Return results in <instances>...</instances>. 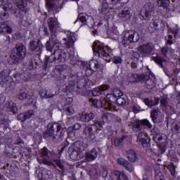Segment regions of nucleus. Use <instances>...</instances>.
I'll list each match as a JSON object with an SVG mask.
<instances>
[{
  "instance_id": "16",
  "label": "nucleus",
  "mask_w": 180,
  "mask_h": 180,
  "mask_svg": "<svg viewBox=\"0 0 180 180\" xmlns=\"http://www.w3.org/2000/svg\"><path fill=\"white\" fill-rule=\"evenodd\" d=\"M43 49H44V45L41 44V41L32 40L30 41L29 49L31 50V51L38 53V54H41Z\"/></svg>"
},
{
  "instance_id": "34",
  "label": "nucleus",
  "mask_w": 180,
  "mask_h": 180,
  "mask_svg": "<svg viewBox=\"0 0 180 180\" xmlns=\"http://www.w3.org/2000/svg\"><path fill=\"white\" fill-rule=\"evenodd\" d=\"M125 155L127 158H141V155L137 153L136 150L131 149L129 150H127L125 153Z\"/></svg>"
},
{
  "instance_id": "9",
  "label": "nucleus",
  "mask_w": 180,
  "mask_h": 180,
  "mask_svg": "<svg viewBox=\"0 0 180 180\" xmlns=\"http://www.w3.org/2000/svg\"><path fill=\"white\" fill-rule=\"evenodd\" d=\"M27 2L30 3L32 0H17L15 2L18 9L15 11L14 15L20 19V20H23V18H25V15L27 12Z\"/></svg>"
},
{
  "instance_id": "8",
  "label": "nucleus",
  "mask_w": 180,
  "mask_h": 180,
  "mask_svg": "<svg viewBox=\"0 0 180 180\" xmlns=\"http://www.w3.org/2000/svg\"><path fill=\"white\" fill-rule=\"evenodd\" d=\"M27 52L26 51V46L23 44H17L15 45V51L13 53H11L10 57L11 60H13V63H19L20 60H23L26 57Z\"/></svg>"
},
{
  "instance_id": "62",
  "label": "nucleus",
  "mask_w": 180,
  "mask_h": 180,
  "mask_svg": "<svg viewBox=\"0 0 180 180\" xmlns=\"http://www.w3.org/2000/svg\"><path fill=\"white\" fill-rule=\"evenodd\" d=\"M75 41H70L68 39V41L65 42V46L68 49H70V47H72L74 46V43Z\"/></svg>"
},
{
  "instance_id": "61",
  "label": "nucleus",
  "mask_w": 180,
  "mask_h": 180,
  "mask_svg": "<svg viewBox=\"0 0 180 180\" xmlns=\"http://www.w3.org/2000/svg\"><path fill=\"white\" fill-rule=\"evenodd\" d=\"M168 51H169V47L167 45L162 48V53L163 56H167V53H168Z\"/></svg>"
},
{
  "instance_id": "18",
  "label": "nucleus",
  "mask_w": 180,
  "mask_h": 180,
  "mask_svg": "<svg viewBox=\"0 0 180 180\" xmlns=\"http://www.w3.org/2000/svg\"><path fill=\"white\" fill-rule=\"evenodd\" d=\"M153 61H155L156 64H158V65H160V67L162 68L165 74H166V75L169 77V78H171V77H172V73L171 72V70L162 65L163 63H167V60L164 59V58H162V56H156L153 58Z\"/></svg>"
},
{
  "instance_id": "6",
  "label": "nucleus",
  "mask_w": 180,
  "mask_h": 180,
  "mask_svg": "<svg viewBox=\"0 0 180 180\" xmlns=\"http://www.w3.org/2000/svg\"><path fill=\"white\" fill-rule=\"evenodd\" d=\"M88 148V144L81 141H75L72 146L68 148L70 158L75 157L76 158H84L83 151Z\"/></svg>"
},
{
  "instance_id": "50",
  "label": "nucleus",
  "mask_w": 180,
  "mask_h": 180,
  "mask_svg": "<svg viewBox=\"0 0 180 180\" xmlns=\"http://www.w3.org/2000/svg\"><path fill=\"white\" fill-rule=\"evenodd\" d=\"M46 5L49 12V11H52V9H54V3L51 0L46 1Z\"/></svg>"
},
{
  "instance_id": "23",
  "label": "nucleus",
  "mask_w": 180,
  "mask_h": 180,
  "mask_svg": "<svg viewBox=\"0 0 180 180\" xmlns=\"http://www.w3.org/2000/svg\"><path fill=\"white\" fill-rule=\"evenodd\" d=\"M109 88V85L103 84L99 87L94 89L91 91V94L93 96H99V95H103L105 94V91H108Z\"/></svg>"
},
{
  "instance_id": "45",
  "label": "nucleus",
  "mask_w": 180,
  "mask_h": 180,
  "mask_svg": "<svg viewBox=\"0 0 180 180\" xmlns=\"http://www.w3.org/2000/svg\"><path fill=\"white\" fill-rule=\"evenodd\" d=\"M100 175L103 178H105V180H113L112 176H108V170L105 169L104 168H102L100 171Z\"/></svg>"
},
{
  "instance_id": "20",
  "label": "nucleus",
  "mask_w": 180,
  "mask_h": 180,
  "mask_svg": "<svg viewBox=\"0 0 180 180\" xmlns=\"http://www.w3.org/2000/svg\"><path fill=\"white\" fill-rule=\"evenodd\" d=\"M110 5H113V0H105V1L102 4L101 11V13L103 15H105V16L110 15V9H112V6Z\"/></svg>"
},
{
  "instance_id": "63",
  "label": "nucleus",
  "mask_w": 180,
  "mask_h": 180,
  "mask_svg": "<svg viewBox=\"0 0 180 180\" xmlns=\"http://www.w3.org/2000/svg\"><path fill=\"white\" fill-rule=\"evenodd\" d=\"M79 20L82 25H86V16L82 15L79 16Z\"/></svg>"
},
{
  "instance_id": "55",
  "label": "nucleus",
  "mask_w": 180,
  "mask_h": 180,
  "mask_svg": "<svg viewBox=\"0 0 180 180\" xmlns=\"http://www.w3.org/2000/svg\"><path fill=\"white\" fill-rule=\"evenodd\" d=\"M65 112L67 115H68L69 116H72V115H74V112L75 111L74 110V108L72 106H69L66 108Z\"/></svg>"
},
{
  "instance_id": "22",
  "label": "nucleus",
  "mask_w": 180,
  "mask_h": 180,
  "mask_svg": "<svg viewBox=\"0 0 180 180\" xmlns=\"http://www.w3.org/2000/svg\"><path fill=\"white\" fill-rule=\"evenodd\" d=\"M154 46L153 44H146L139 46L138 51L141 54H151Z\"/></svg>"
},
{
  "instance_id": "25",
  "label": "nucleus",
  "mask_w": 180,
  "mask_h": 180,
  "mask_svg": "<svg viewBox=\"0 0 180 180\" xmlns=\"http://www.w3.org/2000/svg\"><path fill=\"white\" fill-rule=\"evenodd\" d=\"M141 82H144L148 89H153L154 88V80L148 75L142 74Z\"/></svg>"
},
{
  "instance_id": "30",
  "label": "nucleus",
  "mask_w": 180,
  "mask_h": 180,
  "mask_svg": "<svg viewBox=\"0 0 180 180\" xmlns=\"http://www.w3.org/2000/svg\"><path fill=\"white\" fill-rule=\"evenodd\" d=\"M39 94H40L41 98H45V99H49V98H53V96H54V94H53V93H51V90L50 89H41L39 91Z\"/></svg>"
},
{
  "instance_id": "1",
  "label": "nucleus",
  "mask_w": 180,
  "mask_h": 180,
  "mask_svg": "<svg viewBox=\"0 0 180 180\" xmlns=\"http://www.w3.org/2000/svg\"><path fill=\"white\" fill-rule=\"evenodd\" d=\"M82 66L85 70V75H82V72H77L76 76H74V80H70L69 82V86H66L67 91L69 92H73L75 86L77 88H86V86H94L99 82V79L101 77L97 76L94 79L90 77L92 74H97L98 70L102 72L103 70V64L101 63L99 58L96 60H91L88 62H82Z\"/></svg>"
},
{
  "instance_id": "54",
  "label": "nucleus",
  "mask_w": 180,
  "mask_h": 180,
  "mask_svg": "<svg viewBox=\"0 0 180 180\" xmlns=\"http://www.w3.org/2000/svg\"><path fill=\"white\" fill-rule=\"evenodd\" d=\"M18 98L20 101H26L27 99V93L22 92L18 94Z\"/></svg>"
},
{
  "instance_id": "48",
  "label": "nucleus",
  "mask_w": 180,
  "mask_h": 180,
  "mask_svg": "<svg viewBox=\"0 0 180 180\" xmlns=\"http://www.w3.org/2000/svg\"><path fill=\"white\" fill-rule=\"evenodd\" d=\"M115 102L117 105H119V106H123V105H126V99L123 97H118L115 98Z\"/></svg>"
},
{
  "instance_id": "47",
  "label": "nucleus",
  "mask_w": 180,
  "mask_h": 180,
  "mask_svg": "<svg viewBox=\"0 0 180 180\" xmlns=\"http://www.w3.org/2000/svg\"><path fill=\"white\" fill-rule=\"evenodd\" d=\"M149 30L151 32V33H154V32L158 30V22L154 21L152 24H150Z\"/></svg>"
},
{
  "instance_id": "37",
  "label": "nucleus",
  "mask_w": 180,
  "mask_h": 180,
  "mask_svg": "<svg viewBox=\"0 0 180 180\" xmlns=\"http://www.w3.org/2000/svg\"><path fill=\"white\" fill-rule=\"evenodd\" d=\"M7 110L13 115H16V113H18V107L16 106V103L13 101H9L7 105Z\"/></svg>"
},
{
  "instance_id": "35",
  "label": "nucleus",
  "mask_w": 180,
  "mask_h": 180,
  "mask_svg": "<svg viewBox=\"0 0 180 180\" xmlns=\"http://www.w3.org/2000/svg\"><path fill=\"white\" fill-rule=\"evenodd\" d=\"M98 155H99L98 150L96 148H93L90 151L85 153L84 158H98Z\"/></svg>"
},
{
  "instance_id": "31",
  "label": "nucleus",
  "mask_w": 180,
  "mask_h": 180,
  "mask_svg": "<svg viewBox=\"0 0 180 180\" xmlns=\"http://www.w3.org/2000/svg\"><path fill=\"white\" fill-rule=\"evenodd\" d=\"M6 32L7 34H12L13 30L8 24L3 22L0 25V33Z\"/></svg>"
},
{
  "instance_id": "40",
  "label": "nucleus",
  "mask_w": 180,
  "mask_h": 180,
  "mask_svg": "<svg viewBox=\"0 0 180 180\" xmlns=\"http://www.w3.org/2000/svg\"><path fill=\"white\" fill-rule=\"evenodd\" d=\"M51 151H50L46 146L39 150V155L42 158H50L49 155H51Z\"/></svg>"
},
{
  "instance_id": "19",
  "label": "nucleus",
  "mask_w": 180,
  "mask_h": 180,
  "mask_svg": "<svg viewBox=\"0 0 180 180\" xmlns=\"http://www.w3.org/2000/svg\"><path fill=\"white\" fill-rule=\"evenodd\" d=\"M31 75L30 74H27L26 72H23V74H18L15 73L11 77L13 82L15 84H20V81H29Z\"/></svg>"
},
{
  "instance_id": "42",
  "label": "nucleus",
  "mask_w": 180,
  "mask_h": 180,
  "mask_svg": "<svg viewBox=\"0 0 180 180\" xmlns=\"http://www.w3.org/2000/svg\"><path fill=\"white\" fill-rule=\"evenodd\" d=\"M114 175L117 180H129L127 176L123 173L122 174L120 171H114Z\"/></svg>"
},
{
  "instance_id": "52",
  "label": "nucleus",
  "mask_w": 180,
  "mask_h": 180,
  "mask_svg": "<svg viewBox=\"0 0 180 180\" xmlns=\"http://www.w3.org/2000/svg\"><path fill=\"white\" fill-rule=\"evenodd\" d=\"M11 70L9 69H5L1 72V77H4V78H6V77H9L11 75Z\"/></svg>"
},
{
  "instance_id": "46",
  "label": "nucleus",
  "mask_w": 180,
  "mask_h": 180,
  "mask_svg": "<svg viewBox=\"0 0 180 180\" xmlns=\"http://www.w3.org/2000/svg\"><path fill=\"white\" fill-rule=\"evenodd\" d=\"M172 129L175 133H180V122H174L172 124Z\"/></svg>"
},
{
  "instance_id": "24",
  "label": "nucleus",
  "mask_w": 180,
  "mask_h": 180,
  "mask_svg": "<svg viewBox=\"0 0 180 180\" xmlns=\"http://www.w3.org/2000/svg\"><path fill=\"white\" fill-rule=\"evenodd\" d=\"M34 115V110H30L27 112H21L17 116L18 120H20L22 123L24 122H26L28 119H30L32 116Z\"/></svg>"
},
{
  "instance_id": "10",
  "label": "nucleus",
  "mask_w": 180,
  "mask_h": 180,
  "mask_svg": "<svg viewBox=\"0 0 180 180\" xmlns=\"http://www.w3.org/2000/svg\"><path fill=\"white\" fill-rule=\"evenodd\" d=\"M140 40L139 32L134 30L126 32L122 39V44L124 47H127L130 43H137Z\"/></svg>"
},
{
  "instance_id": "39",
  "label": "nucleus",
  "mask_w": 180,
  "mask_h": 180,
  "mask_svg": "<svg viewBox=\"0 0 180 180\" xmlns=\"http://www.w3.org/2000/svg\"><path fill=\"white\" fill-rule=\"evenodd\" d=\"M95 117V114L93 112L82 114L80 116V120L82 122H91Z\"/></svg>"
},
{
  "instance_id": "60",
  "label": "nucleus",
  "mask_w": 180,
  "mask_h": 180,
  "mask_svg": "<svg viewBox=\"0 0 180 180\" xmlns=\"http://www.w3.org/2000/svg\"><path fill=\"white\" fill-rule=\"evenodd\" d=\"M123 60H122V58L120 56H115L114 57V63L115 64H122Z\"/></svg>"
},
{
  "instance_id": "64",
  "label": "nucleus",
  "mask_w": 180,
  "mask_h": 180,
  "mask_svg": "<svg viewBox=\"0 0 180 180\" xmlns=\"http://www.w3.org/2000/svg\"><path fill=\"white\" fill-rule=\"evenodd\" d=\"M155 176L156 178V179H159V180H163L162 178H164V176H162V173L161 172H155Z\"/></svg>"
},
{
  "instance_id": "41",
  "label": "nucleus",
  "mask_w": 180,
  "mask_h": 180,
  "mask_svg": "<svg viewBox=\"0 0 180 180\" xmlns=\"http://www.w3.org/2000/svg\"><path fill=\"white\" fill-rule=\"evenodd\" d=\"M9 117H4V118H1L0 120V126L3 127L4 130H6L8 127H9Z\"/></svg>"
},
{
  "instance_id": "15",
  "label": "nucleus",
  "mask_w": 180,
  "mask_h": 180,
  "mask_svg": "<svg viewBox=\"0 0 180 180\" xmlns=\"http://www.w3.org/2000/svg\"><path fill=\"white\" fill-rule=\"evenodd\" d=\"M143 126H146V127H148L149 129H151V127H153V125L151 124V123H150V121H148V120H142L134 122L132 124V129L134 131H140V130L143 129Z\"/></svg>"
},
{
  "instance_id": "14",
  "label": "nucleus",
  "mask_w": 180,
  "mask_h": 180,
  "mask_svg": "<svg viewBox=\"0 0 180 180\" xmlns=\"http://www.w3.org/2000/svg\"><path fill=\"white\" fill-rule=\"evenodd\" d=\"M12 8V4L6 3L0 5V19L1 20H6L9 18V11Z\"/></svg>"
},
{
  "instance_id": "21",
  "label": "nucleus",
  "mask_w": 180,
  "mask_h": 180,
  "mask_svg": "<svg viewBox=\"0 0 180 180\" xmlns=\"http://www.w3.org/2000/svg\"><path fill=\"white\" fill-rule=\"evenodd\" d=\"M56 164L57 167L60 168V169H64V165H63V163H61L60 159H56L53 161L49 160L47 158L42 159V163L44 165H49V167H54L55 164Z\"/></svg>"
},
{
  "instance_id": "13",
  "label": "nucleus",
  "mask_w": 180,
  "mask_h": 180,
  "mask_svg": "<svg viewBox=\"0 0 180 180\" xmlns=\"http://www.w3.org/2000/svg\"><path fill=\"white\" fill-rule=\"evenodd\" d=\"M53 61H58L59 63H65V61H67V53L63 49H58L54 50L51 57H53Z\"/></svg>"
},
{
  "instance_id": "57",
  "label": "nucleus",
  "mask_w": 180,
  "mask_h": 180,
  "mask_svg": "<svg viewBox=\"0 0 180 180\" xmlns=\"http://www.w3.org/2000/svg\"><path fill=\"white\" fill-rule=\"evenodd\" d=\"M169 169L171 173V175H175V165H174V163H171L169 165Z\"/></svg>"
},
{
  "instance_id": "49",
  "label": "nucleus",
  "mask_w": 180,
  "mask_h": 180,
  "mask_svg": "<svg viewBox=\"0 0 180 180\" xmlns=\"http://www.w3.org/2000/svg\"><path fill=\"white\" fill-rule=\"evenodd\" d=\"M113 96L115 99H117V98H121L122 96H123V93L120 90L115 89L113 91Z\"/></svg>"
},
{
  "instance_id": "53",
  "label": "nucleus",
  "mask_w": 180,
  "mask_h": 180,
  "mask_svg": "<svg viewBox=\"0 0 180 180\" xmlns=\"http://www.w3.org/2000/svg\"><path fill=\"white\" fill-rule=\"evenodd\" d=\"M124 139H126L125 136H122L120 139H116L114 141L115 146H122V143H123Z\"/></svg>"
},
{
  "instance_id": "36",
  "label": "nucleus",
  "mask_w": 180,
  "mask_h": 180,
  "mask_svg": "<svg viewBox=\"0 0 180 180\" xmlns=\"http://www.w3.org/2000/svg\"><path fill=\"white\" fill-rule=\"evenodd\" d=\"M159 112L160 108L158 107H155L150 110V117L153 123H157V119H158Z\"/></svg>"
},
{
  "instance_id": "3",
  "label": "nucleus",
  "mask_w": 180,
  "mask_h": 180,
  "mask_svg": "<svg viewBox=\"0 0 180 180\" xmlns=\"http://www.w3.org/2000/svg\"><path fill=\"white\" fill-rule=\"evenodd\" d=\"M108 114H104L101 120H95L94 124H85L83 129V136L85 139L90 140H95L98 133L101 131V129L103 127V125L108 122ZM100 128V129H99Z\"/></svg>"
},
{
  "instance_id": "17",
  "label": "nucleus",
  "mask_w": 180,
  "mask_h": 180,
  "mask_svg": "<svg viewBox=\"0 0 180 180\" xmlns=\"http://www.w3.org/2000/svg\"><path fill=\"white\" fill-rule=\"evenodd\" d=\"M48 25L51 32V37H56L57 27H58V20L54 17L48 19Z\"/></svg>"
},
{
  "instance_id": "33",
  "label": "nucleus",
  "mask_w": 180,
  "mask_h": 180,
  "mask_svg": "<svg viewBox=\"0 0 180 180\" xmlns=\"http://www.w3.org/2000/svg\"><path fill=\"white\" fill-rule=\"evenodd\" d=\"M143 102L145 105L148 106L149 108H153V106H155L160 103V98H155V100L153 101V99L150 98H145L143 100Z\"/></svg>"
},
{
  "instance_id": "32",
  "label": "nucleus",
  "mask_w": 180,
  "mask_h": 180,
  "mask_svg": "<svg viewBox=\"0 0 180 180\" xmlns=\"http://www.w3.org/2000/svg\"><path fill=\"white\" fill-rule=\"evenodd\" d=\"M118 16L121 19H124V20H129V19L131 18V13H130V10L125 8L118 14Z\"/></svg>"
},
{
  "instance_id": "11",
  "label": "nucleus",
  "mask_w": 180,
  "mask_h": 180,
  "mask_svg": "<svg viewBox=\"0 0 180 180\" xmlns=\"http://www.w3.org/2000/svg\"><path fill=\"white\" fill-rule=\"evenodd\" d=\"M155 7L153 3H146L142 8L141 14L142 16L141 19H150L151 16L154 15Z\"/></svg>"
},
{
  "instance_id": "27",
  "label": "nucleus",
  "mask_w": 180,
  "mask_h": 180,
  "mask_svg": "<svg viewBox=\"0 0 180 180\" xmlns=\"http://www.w3.org/2000/svg\"><path fill=\"white\" fill-rule=\"evenodd\" d=\"M117 162L118 164H120V165H122V167H124V168L127 169V171H129V172H133V166L124 158L118 159Z\"/></svg>"
},
{
  "instance_id": "44",
  "label": "nucleus",
  "mask_w": 180,
  "mask_h": 180,
  "mask_svg": "<svg viewBox=\"0 0 180 180\" xmlns=\"http://www.w3.org/2000/svg\"><path fill=\"white\" fill-rule=\"evenodd\" d=\"M158 6H162V8H168L169 4H171V0H158Z\"/></svg>"
},
{
  "instance_id": "58",
  "label": "nucleus",
  "mask_w": 180,
  "mask_h": 180,
  "mask_svg": "<svg viewBox=\"0 0 180 180\" xmlns=\"http://www.w3.org/2000/svg\"><path fill=\"white\" fill-rule=\"evenodd\" d=\"M129 0H118L116 5L118 6H124L125 4H127Z\"/></svg>"
},
{
  "instance_id": "4",
  "label": "nucleus",
  "mask_w": 180,
  "mask_h": 180,
  "mask_svg": "<svg viewBox=\"0 0 180 180\" xmlns=\"http://www.w3.org/2000/svg\"><path fill=\"white\" fill-rule=\"evenodd\" d=\"M63 125L60 123L50 122L46 127V130L43 132V137L45 140L53 138V141L63 140Z\"/></svg>"
},
{
  "instance_id": "43",
  "label": "nucleus",
  "mask_w": 180,
  "mask_h": 180,
  "mask_svg": "<svg viewBox=\"0 0 180 180\" xmlns=\"http://www.w3.org/2000/svg\"><path fill=\"white\" fill-rule=\"evenodd\" d=\"M55 46H56V43H54V41L49 40L46 41V49L47 51H50L51 53H53Z\"/></svg>"
},
{
  "instance_id": "51",
  "label": "nucleus",
  "mask_w": 180,
  "mask_h": 180,
  "mask_svg": "<svg viewBox=\"0 0 180 180\" xmlns=\"http://www.w3.org/2000/svg\"><path fill=\"white\" fill-rule=\"evenodd\" d=\"M159 101L162 106H164L165 108H167V106H168V98H167L166 97H162Z\"/></svg>"
},
{
  "instance_id": "5",
  "label": "nucleus",
  "mask_w": 180,
  "mask_h": 180,
  "mask_svg": "<svg viewBox=\"0 0 180 180\" xmlns=\"http://www.w3.org/2000/svg\"><path fill=\"white\" fill-rule=\"evenodd\" d=\"M92 50L94 51V56L98 57L99 58H103L110 63L112 61V58H110V49L105 44L96 40L92 45Z\"/></svg>"
},
{
  "instance_id": "28",
  "label": "nucleus",
  "mask_w": 180,
  "mask_h": 180,
  "mask_svg": "<svg viewBox=\"0 0 180 180\" xmlns=\"http://www.w3.org/2000/svg\"><path fill=\"white\" fill-rule=\"evenodd\" d=\"M65 71H67L66 65H57L55 67L54 74L56 75H63V77H64V74H65Z\"/></svg>"
},
{
  "instance_id": "2",
  "label": "nucleus",
  "mask_w": 180,
  "mask_h": 180,
  "mask_svg": "<svg viewBox=\"0 0 180 180\" xmlns=\"http://www.w3.org/2000/svg\"><path fill=\"white\" fill-rule=\"evenodd\" d=\"M23 147H25L23 140L20 138H17L13 144L8 143L6 145L4 155L7 158H18V156L15 154L20 151V154L22 158H32L34 148L22 149Z\"/></svg>"
},
{
  "instance_id": "59",
  "label": "nucleus",
  "mask_w": 180,
  "mask_h": 180,
  "mask_svg": "<svg viewBox=\"0 0 180 180\" xmlns=\"http://www.w3.org/2000/svg\"><path fill=\"white\" fill-rule=\"evenodd\" d=\"M50 58L51 57L49 56H45V58H44V68H47V67L49 66V62L50 61Z\"/></svg>"
},
{
  "instance_id": "7",
  "label": "nucleus",
  "mask_w": 180,
  "mask_h": 180,
  "mask_svg": "<svg viewBox=\"0 0 180 180\" xmlns=\"http://www.w3.org/2000/svg\"><path fill=\"white\" fill-rule=\"evenodd\" d=\"M106 99L103 101L94 98L92 105L94 108H104L107 110H112L113 108V93L107 94Z\"/></svg>"
},
{
  "instance_id": "12",
  "label": "nucleus",
  "mask_w": 180,
  "mask_h": 180,
  "mask_svg": "<svg viewBox=\"0 0 180 180\" xmlns=\"http://www.w3.org/2000/svg\"><path fill=\"white\" fill-rule=\"evenodd\" d=\"M150 136L146 132H141L137 136V143L139 146H142L144 148H147L150 146Z\"/></svg>"
},
{
  "instance_id": "26",
  "label": "nucleus",
  "mask_w": 180,
  "mask_h": 180,
  "mask_svg": "<svg viewBox=\"0 0 180 180\" xmlns=\"http://www.w3.org/2000/svg\"><path fill=\"white\" fill-rule=\"evenodd\" d=\"M143 75L132 74L127 76V80L129 84H139L141 82Z\"/></svg>"
},
{
  "instance_id": "29",
  "label": "nucleus",
  "mask_w": 180,
  "mask_h": 180,
  "mask_svg": "<svg viewBox=\"0 0 180 180\" xmlns=\"http://www.w3.org/2000/svg\"><path fill=\"white\" fill-rule=\"evenodd\" d=\"M151 134L153 136V140L155 143H158V141H161V140H162V136L160 134V130H158V127H154L151 129Z\"/></svg>"
},
{
  "instance_id": "38",
  "label": "nucleus",
  "mask_w": 180,
  "mask_h": 180,
  "mask_svg": "<svg viewBox=\"0 0 180 180\" xmlns=\"http://www.w3.org/2000/svg\"><path fill=\"white\" fill-rule=\"evenodd\" d=\"M42 179H51L53 178V172L49 169H44L41 172Z\"/></svg>"
},
{
  "instance_id": "56",
  "label": "nucleus",
  "mask_w": 180,
  "mask_h": 180,
  "mask_svg": "<svg viewBox=\"0 0 180 180\" xmlns=\"http://www.w3.org/2000/svg\"><path fill=\"white\" fill-rule=\"evenodd\" d=\"M67 37H68V40L72 41H75V33H74V32H69L67 34Z\"/></svg>"
}]
</instances>
